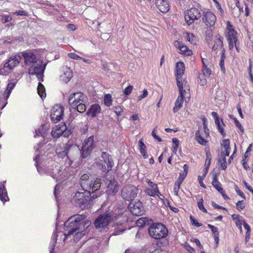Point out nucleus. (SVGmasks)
<instances>
[{
  "mask_svg": "<svg viewBox=\"0 0 253 253\" xmlns=\"http://www.w3.org/2000/svg\"><path fill=\"white\" fill-rule=\"evenodd\" d=\"M138 189L134 186L124 187L121 192L122 198L126 201H132L138 194Z\"/></svg>",
  "mask_w": 253,
  "mask_h": 253,
  "instance_id": "nucleus-9",
  "label": "nucleus"
},
{
  "mask_svg": "<svg viewBox=\"0 0 253 253\" xmlns=\"http://www.w3.org/2000/svg\"><path fill=\"white\" fill-rule=\"evenodd\" d=\"M206 76L202 75H200L198 77V83L201 85H205L207 84V80L205 78Z\"/></svg>",
  "mask_w": 253,
  "mask_h": 253,
  "instance_id": "nucleus-42",
  "label": "nucleus"
},
{
  "mask_svg": "<svg viewBox=\"0 0 253 253\" xmlns=\"http://www.w3.org/2000/svg\"><path fill=\"white\" fill-rule=\"evenodd\" d=\"M237 34L235 30L228 31L226 36L227 41L237 42Z\"/></svg>",
  "mask_w": 253,
  "mask_h": 253,
  "instance_id": "nucleus-31",
  "label": "nucleus"
},
{
  "mask_svg": "<svg viewBox=\"0 0 253 253\" xmlns=\"http://www.w3.org/2000/svg\"><path fill=\"white\" fill-rule=\"evenodd\" d=\"M150 236L155 239L165 238L168 233V230L165 225L161 223L152 224L148 229Z\"/></svg>",
  "mask_w": 253,
  "mask_h": 253,
  "instance_id": "nucleus-5",
  "label": "nucleus"
},
{
  "mask_svg": "<svg viewBox=\"0 0 253 253\" xmlns=\"http://www.w3.org/2000/svg\"><path fill=\"white\" fill-rule=\"evenodd\" d=\"M101 157L103 160L104 163V165H102V171L104 172H107L112 169L114 164L113 162L110 158L109 155L106 152H102Z\"/></svg>",
  "mask_w": 253,
  "mask_h": 253,
  "instance_id": "nucleus-16",
  "label": "nucleus"
},
{
  "mask_svg": "<svg viewBox=\"0 0 253 253\" xmlns=\"http://www.w3.org/2000/svg\"><path fill=\"white\" fill-rule=\"evenodd\" d=\"M22 56L24 57L25 63L27 65L33 64V62L38 60L36 55L32 52H23Z\"/></svg>",
  "mask_w": 253,
  "mask_h": 253,
  "instance_id": "nucleus-24",
  "label": "nucleus"
},
{
  "mask_svg": "<svg viewBox=\"0 0 253 253\" xmlns=\"http://www.w3.org/2000/svg\"><path fill=\"white\" fill-rule=\"evenodd\" d=\"M3 182H0V199L4 203L9 200L6 189Z\"/></svg>",
  "mask_w": 253,
  "mask_h": 253,
  "instance_id": "nucleus-27",
  "label": "nucleus"
},
{
  "mask_svg": "<svg viewBox=\"0 0 253 253\" xmlns=\"http://www.w3.org/2000/svg\"><path fill=\"white\" fill-rule=\"evenodd\" d=\"M179 92V94L177 98L175 103L174 106L173 108L174 113L177 112L182 106L183 103L184 93H186L185 89H183V86H178Z\"/></svg>",
  "mask_w": 253,
  "mask_h": 253,
  "instance_id": "nucleus-18",
  "label": "nucleus"
},
{
  "mask_svg": "<svg viewBox=\"0 0 253 253\" xmlns=\"http://www.w3.org/2000/svg\"><path fill=\"white\" fill-rule=\"evenodd\" d=\"M67 126L65 123L61 124L59 126H56L53 128L51 132V134L54 138H59L64 134V131L66 130Z\"/></svg>",
  "mask_w": 253,
  "mask_h": 253,
  "instance_id": "nucleus-20",
  "label": "nucleus"
},
{
  "mask_svg": "<svg viewBox=\"0 0 253 253\" xmlns=\"http://www.w3.org/2000/svg\"><path fill=\"white\" fill-rule=\"evenodd\" d=\"M91 225V221L86 218L85 214H75L71 216L64 222L66 237L73 235L75 241H79L83 236L88 233V228Z\"/></svg>",
  "mask_w": 253,
  "mask_h": 253,
  "instance_id": "nucleus-1",
  "label": "nucleus"
},
{
  "mask_svg": "<svg viewBox=\"0 0 253 253\" xmlns=\"http://www.w3.org/2000/svg\"><path fill=\"white\" fill-rule=\"evenodd\" d=\"M203 21L209 27L213 26L216 21L215 15L210 11H204L203 13Z\"/></svg>",
  "mask_w": 253,
  "mask_h": 253,
  "instance_id": "nucleus-15",
  "label": "nucleus"
},
{
  "mask_svg": "<svg viewBox=\"0 0 253 253\" xmlns=\"http://www.w3.org/2000/svg\"><path fill=\"white\" fill-rule=\"evenodd\" d=\"M111 221L114 223L113 226L115 225L117 226L114 235H119L126 230V217L123 214H117L112 211H108L100 214L95 219L94 224L97 229L104 231Z\"/></svg>",
  "mask_w": 253,
  "mask_h": 253,
  "instance_id": "nucleus-2",
  "label": "nucleus"
},
{
  "mask_svg": "<svg viewBox=\"0 0 253 253\" xmlns=\"http://www.w3.org/2000/svg\"><path fill=\"white\" fill-rule=\"evenodd\" d=\"M145 193L151 197H156V191L155 189H152L150 188H147L145 190Z\"/></svg>",
  "mask_w": 253,
  "mask_h": 253,
  "instance_id": "nucleus-43",
  "label": "nucleus"
},
{
  "mask_svg": "<svg viewBox=\"0 0 253 253\" xmlns=\"http://www.w3.org/2000/svg\"><path fill=\"white\" fill-rule=\"evenodd\" d=\"M101 111V109L100 105L97 104H94L90 106L86 114L87 116H90L92 118H93L99 114Z\"/></svg>",
  "mask_w": 253,
  "mask_h": 253,
  "instance_id": "nucleus-22",
  "label": "nucleus"
},
{
  "mask_svg": "<svg viewBox=\"0 0 253 253\" xmlns=\"http://www.w3.org/2000/svg\"><path fill=\"white\" fill-rule=\"evenodd\" d=\"M148 95V91L146 89L143 90V93L138 97V100H141L144 98L147 97Z\"/></svg>",
  "mask_w": 253,
  "mask_h": 253,
  "instance_id": "nucleus-63",
  "label": "nucleus"
},
{
  "mask_svg": "<svg viewBox=\"0 0 253 253\" xmlns=\"http://www.w3.org/2000/svg\"><path fill=\"white\" fill-rule=\"evenodd\" d=\"M43 126H42L38 130H36V133L34 135L35 137L40 136V134L42 137H44V132H43Z\"/></svg>",
  "mask_w": 253,
  "mask_h": 253,
  "instance_id": "nucleus-51",
  "label": "nucleus"
},
{
  "mask_svg": "<svg viewBox=\"0 0 253 253\" xmlns=\"http://www.w3.org/2000/svg\"><path fill=\"white\" fill-rule=\"evenodd\" d=\"M236 207L237 209L239 211L243 210L245 208V205L244 201H239L236 204Z\"/></svg>",
  "mask_w": 253,
  "mask_h": 253,
  "instance_id": "nucleus-45",
  "label": "nucleus"
},
{
  "mask_svg": "<svg viewBox=\"0 0 253 253\" xmlns=\"http://www.w3.org/2000/svg\"><path fill=\"white\" fill-rule=\"evenodd\" d=\"M221 146H223L225 153L224 155H226V156H228L230 154V141L228 139H225L223 140V143L221 144Z\"/></svg>",
  "mask_w": 253,
  "mask_h": 253,
  "instance_id": "nucleus-29",
  "label": "nucleus"
},
{
  "mask_svg": "<svg viewBox=\"0 0 253 253\" xmlns=\"http://www.w3.org/2000/svg\"><path fill=\"white\" fill-rule=\"evenodd\" d=\"M69 105L71 107H74L78 104L81 102L87 103V98L84 93L81 92H77L71 93L68 99Z\"/></svg>",
  "mask_w": 253,
  "mask_h": 253,
  "instance_id": "nucleus-8",
  "label": "nucleus"
},
{
  "mask_svg": "<svg viewBox=\"0 0 253 253\" xmlns=\"http://www.w3.org/2000/svg\"><path fill=\"white\" fill-rule=\"evenodd\" d=\"M10 73L5 64L3 65L2 68H0V75H6Z\"/></svg>",
  "mask_w": 253,
  "mask_h": 253,
  "instance_id": "nucleus-46",
  "label": "nucleus"
},
{
  "mask_svg": "<svg viewBox=\"0 0 253 253\" xmlns=\"http://www.w3.org/2000/svg\"><path fill=\"white\" fill-rule=\"evenodd\" d=\"M203 202L204 201L203 198L201 197L200 199H199V201L197 203V206L200 211H201L204 213H207V210L205 208L203 205Z\"/></svg>",
  "mask_w": 253,
  "mask_h": 253,
  "instance_id": "nucleus-38",
  "label": "nucleus"
},
{
  "mask_svg": "<svg viewBox=\"0 0 253 253\" xmlns=\"http://www.w3.org/2000/svg\"><path fill=\"white\" fill-rule=\"evenodd\" d=\"M139 150L141 154L143 153L147 152L146 147L142 139H140L138 141Z\"/></svg>",
  "mask_w": 253,
  "mask_h": 253,
  "instance_id": "nucleus-39",
  "label": "nucleus"
},
{
  "mask_svg": "<svg viewBox=\"0 0 253 253\" xmlns=\"http://www.w3.org/2000/svg\"><path fill=\"white\" fill-rule=\"evenodd\" d=\"M219 66L220 70L223 73H225L226 72V69L224 66V61H220L219 62Z\"/></svg>",
  "mask_w": 253,
  "mask_h": 253,
  "instance_id": "nucleus-61",
  "label": "nucleus"
},
{
  "mask_svg": "<svg viewBox=\"0 0 253 253\" xmlns=\"http://www.w3.org/2000/svg\"><path fill=\"white\" fill-rule=\"evenodd\" d=\"M156 129V128H155L152 131V133H151L152 135L153 136V137L154 138L157 139L159 142H161L162 141V139L160 137H159L158 135H157L155 133Z\"/></svg>",
  "mask_w": 253,
  "mask_h": 253,
  "instance_id": "nucleus-62",
  "label": "nucleus"
},
{
  "mask_svg": "<svg viewBox=\"0 0 253 253\" xmlns=\"http://www.w3.org/2000/svg\"><path fill=\"white\" fill-rule=\"evenodd\" d=\"M112 97L110 94H106L104 97V104L107 106L110 107L112 105Z\"/></svg>",
  "mask_w": 253,
  "mask_h": 253,
  "instance_id": "nucleus-36",
  "label": "nucleus"
},
{
  "mask_svg": "<svg viewBox=\"0 0 253 253\" xmlns=\"http://www.w3.org/2000/svg\"><path fill=\"white\" fill-rule=\"evenodd\" d=\"M95 143L94 141V136L91 135L85 140L82 147V156L86 158L95 147Z\"/></svg>",
  "mask_w": 253,
  "mask_h": 253,
  "instance_id": "nucleus-10",
  "label": "nucleus"
},
{
  "mask_svg": "<svg viewBox=\"0 0 253 253\" xmlns=\"http://www.w3.org/2000/svg\"><path fill=\"white\" fill-rule=\"evenodd\" d=\"M113 109L118 117L121 116V113L123 111V108L119 105L113 107Z\"/></svg>",
  "mask_w": 253,
  "mask_h": 253,
  "instance_id": "nucleus-41",
  "label": "nucleus"
},
{
  "mask_svg": "<svg viewBox=\"0 0 253 253\" xmlns=\"http://www.w3.org/2000/svg\"><path fill=\"white\" fill-rule=\"evenodd\" d=\"M226 156V155H224V152H222L221 153V158L218 160V163H220L221 169L222 170H225L227 168Z\"/></svg>",
  "mask_w": 253,
  "mask_h": 253,
  "instance_id": "nucleus-32",
  "label": "nucleus"
},
{
  "mask_svg": "<svg viewBox=\"0 0 253 253\" xmlns=\"http://www.w3.org/2000/svg\"><path fill=\"white\" fill-rule=\"evenodd\" d=\"M1 21L3 23H7L11 20L12 17L10 15L2 16Z\"/></svg>",
  "mask_w": 253,
  "mask_h": 253,
  "instance_id": "nucleus-58",
  "label": "nucleus"
},
{
  "mask_svg": "<svg viewBox=\"0 0 253 253\" xmlns=\"http://www.w3.org/2000/svg\"><path fill=\"white\" fill-rule=\"evenodd\" d=\"M62 73L60 79L65 83H67L73 77L72 70L67 66L62 67Z\"/></svg>",
  "mask_w": 253,
  "mask_h": 253,
  "instance_id": "nucleus-19",
  "label": "nucleus"
},
{
  "mask_svg": "<svg viewBox=\"0 0 253 253\" xmlns=\"http://www.w3.org/2000/svg\"><path fill=\"white\" fill-rule=\"evenodd\" d=\"M203 74L202 75H204L206 77H209L211 74V70L210 69L208 68L207 66H205L203 67Z\"/></svg>",
  "mask_w": 253,
  "mask_h": 253,
  "instance_id": "nucleus-44",
  "label": "nucleus"
},
{
  "mask_svg": "<svg viewBox=\"0 0 253 253\" xmlns=\"http://www.w3.org/2000/svg\"><path fill=\"white\" fill-rule=\"evenodd\" d=\"M175 45L176 46H178L180 51V53L185 54L187 56H190L192 54V51L189 49L188 48L186 45H184L182 42L176 41L175 42Z\"/></svg>",
  "mask_w": 253,
  "mask_h": 253,
  "instance_id": "nucleus-26",
  "label": "nucleus"
},
{
  "mask_svg": "<svg viewBox=\"0 0 253 253\" xmlns=\"http://www.w3.org/2000/svg\"><path fill=\"white\" fill-rule=\"evenodd\" d=\"M212 186L216 189L221 187L220 186L221 183L218 181L217 177L216 174H214L211 182Z\"/></svg>",
  "mask_w": 253,
  "mask_h": 253,
  "instance_id": "nucleus-37",
  "label": "nucleus"
},
{
  "mask_svg": "<svg viewBox=\"0 0 253 253\" xmlns=\"http://www.w3.org/2000/svg\"><path fill=\"white\" fill-rule=\"evenodd\" d=\"M246 221L243 218V217L241 216L240 217V218H238L237 220H236L234 222L236 224V225L237 226L238 225H241L242 224H244V222H245Z\"/></svg>",
  "mask_w": 253,
  "mask_h": 253,
  "instance_id": "nucleus-56",
  "label": "nucleus"
},
{
  "mask_svg": "<svg viewBox=\"0 0 253 253\" xmlns=\"http://www.w3.org/2000/svg\"><path fill=\"white\" fill-rule=\"evenodd\" d=\"M17 83V80L16 79H11L9 81L6 86V89L3 94V98L2 101L3 104L0 107L1 110L3 109L7 104V100L9 98L12 90L14 88Z\"/></svg>",
  "mask_w": 253,
  "mask_h": 253,
  "instance_id": "nucleus-13",
  "label": "nucleus"
},
{
  "mask_svg": "<svg viewBox=\"0 0 253 253\" xmlns=\"http://www.w3.org/2000/svg\"><path fill=\"white\" fill-rule=\"evenodd\" d=\"M155 4L162 13H166L169 10V4L166 0H155Z\"/></svg>",
  "mask_w": 253,
  "mask_h": 253,
  "instance_id": "nucleus-23",
  "label": "nucleus"
},
{
  "mask_svg": "<svg viewBox=\"0 0 253 253\" xmlns=\"http://www.w3.org/2000/svg\"><path fill=\"white\" fill-rule=\"evenodd\" d=\"M118 190V183L114 178L110 180L107 186V193L109 195H114Z\"/></svg>",
  "mask_w": 253,
  "mask_h": 253,
  "instance_id": "nucleus-21",
  "label": "nucleus"
},
{
  "mask_svg": "<svg viewBox=\"0 0 253 253\" xmlns=\"http://www.w3.org/2000/svg\"><path fill=\"white\" fill-rule=\"evenodd\" d=\"M196 140L199 144L203 145H205L207 142L206 140L204 139L203 137H202V136H199L198 137L196 138Z\"/></svg>",
  "mask_w": 253,
  "mask_h": 253,
  "instance_id": "nucleus-54",
  "label": "nucleus"
},
{
  "mask_svg": "<svg viewBox=\"0 0 253 253\" xmlns=\"http://www.w3.org/2000/svg\"><path fill=\"white\" fill-rule=\"evenodd\" d=\"M221 124H218L216 126L219 131L221 133L222 136H224L225 135V133L224 131V128L222 127Z\"/></svg>",
  "mask_w": 253,
  "mask_h": 253,
  "instance_id": "nucleus-64",
  "label": "nucleus"
},
{
  "mask_svg": "<svg viewBox=\"0 0 253 253\" xmlns=\"http://www.w3.org/2000/svg\"><path fill=\"white\" fill-rule=\"evenodd\" d=\"M92 195L91 193L87 191L77 192L72 198L71 203L82 209L88 208L92 204L93 200L95 199L92 197Z\"/></svg>",
  "mask_w": 253,
  "mask_h": 253,
  "instance_id": "nucleus-4",
  "label": "nucleus"
},
{
  "mask_svg": "<svg viewBox=\"0 0 253 253\" xmlns=\"http://www.w3.org/2000/svg\"><path fill=\"white\" fill-rule=\"evenodd\" d=\"M85 103H86L81 102L74 107H72V108L78 111L80 113H84L86 110Z\"/></svg>",
  "mask_w": 253,
  "mask_h": 253,
  "instance_id": "nucleus-34",
  "label": "nucleus"
},
{
  "mask_svg": "<svg viewBox=\"0 0 253 253\" xmlns=\"http://www.w3.org/2000/svg\"><path fill=\"white\" fill-rule=\"evenodd\" d=\"M208 226L210 229H211V230L213 236L219 234L218 231V229L217 227L214 226L213 225L210 224H208Z\"/></svg>",
  "mask_w": 253,
  "mask_h": 253,
  "instance_id": "nucleus-49",
  "label": "nucleus"
},
{
  "mask_svg": "<svg viewBox=\"0 0 253 253\" xmlns=\"http://www.w3.org/2000/svg\"><path fill=\"white\" fill-rule=\"evenodd\" d=\"M130 211L134 215L140 216L144 212L142 203L140 201L131 202L128 205Z\"/></svg>",
  "mask_w": 253,
  "mask_h": 253,
  "instance_id": "nucleus-12",
  "label": "nucleus"
},
{
  "mask_svg": "<svg viewBox=\"0 0 253 253\" xmlns=\"http://www.w3.org/2000/svg\"><path fill=\"white\" fill-rule=\"evenodd\" d=\"M72 145L69 143H67L63 148V150L57 152L56 154L58 158H64L67 157L69 158L68 154L70 153V151L72 149Z\"/></svg>",
  "mask_w": 253,
  "mask_h": 253,
  "instance_id": "nucleus-25",
  "label": "nucleus"
},
{
  "mask_svg": "<svg viewBox=\"0 0 253 253\" xmlns=\"http://www.w3.org/2000/svg\"><path fill=\"white\" fill-rule=\"evenodd\" d=\"M187 40L191 43H195L196 42V37L192 33L188 34L187 36Z\"/></svg>",
  "mask_w": 253,
  "mask_h": 253,
  "instance_id": "nucleus-48",
  "label": "nucleus"
},
{
  "mask_svg": "<svg viewBox=\"0 0 253 253\" xmlns=\"http://www.w3.org/2000/svg\"><path fill=\"white\" fill-rule=\"evenodd\" d=\"M68 56L69 57H70L71 58H72L73 59H76V60H79V59H82V57H81L80 56H79L78 55H77V54L75 53H70L68 54Z\"/></svg>",
  "mask_w": 253,
  "mask_h": 253,
  "instance_id": "nucleus-57",
  "label": "nucleus"
},
{
  "mask_svg": "<svg viewBox=\"0 0 253 253\" xmlns=\"http://www.w3.org/2000/svg\"><path fill=\"white\" fill-rule=\"evenodd\" d=\"M37 90L38 94H39V95L42 99L45 98V89L44 86L42 83H39L38 86L37 87Z\"/></svg>",
  "mask_w": 253,
  "mask_h": 253,
  "instance_id": "nucleus-30",
  "label": "nucleus"
},
{
  "mask_svg": "<svg viewBox=\"0 0 253 253\" xmlns=\"http://www.w3.org/2000/svg\"><path fill=\"white\" fill-rule=\"evenodd\" d=\"M64 115L63 107L60 105H56L52 108L50 118L54 123H57L62 120Z\"/></svg>",
  "mask_w": 253,
  "mask_h": 253,
  "instance_id": "nucleus-11",
  "label": "nucleus"
},
{
  "mask_svg": "<svg viewBox=\"0 0 253 253\" xmlns=\"http://www.w3.org/2000/svg\"><path fill=\"white\" fill-rule=\"evenodd\" d=\"M201 17V13L198 9L192 8L185 14V19L186 23L189 25L195 20L199 19Z\"/></svg>",
  "mask_w": 253,
  "mask_h": 253,
  "instance_id": "nucleus-14",
  "label": "nucleus"
},
{
  "mask_svg": "<svg viewBox=\"0 0 253 253\" xmlns=\"http://www.w3.org/2000/svg\"><path fill=\"white\" fill-rule=\"evenodd\" d=\"M190 218L192 225H194L195 226L200 227L202 225V224L199 223L196 219L194 218L193 216L190 215Z\"/></svg>",
  "mask_w": 253,
  "mask_h": 253,
  "instance_id": "nucleus-50",
  "label": "nucleus"
},
{
  "mask_svg": "<svg viewBox=\"0 0 253 253\" xmlns=\"http://www.w3.org/2000/svg\"><path fill=\"white\" fill-rule=\"evenodd\" d=\"M58 235H57V233L55 232L52 235V236L51 237V243L50 245V253H53L54 249L55 246V244L57 242Z\"/></svg>",
  "mask_w": 253,
  "mask_h": 253,
  "instance_id": "nucleus-33",
  "label": "nucleus"
},
{
  "mask_svg": "<svg viewBox=\"0 0 253 253\" xmlns=\"http://www.w3.org/2000/svg\"><path fill=\"white\" fill-rule=\"evenodd\" d=\"M88 174L82 175L80 178V185L83 191L91 193L92 197L96 198L103 193L100 189L101 180L99 178L93 179Z\"/></svg>",
  "mask_w": 253,
  "mask_h": 253,
  "instance_id": "nucleus-3",
  "label": "nucleus"
},
{
  "mask_svg": "<svg viewBox=\"0 0 253 253\" xmlns=\"http://www.w3.org/2000/svg\"><path fill=\"white\" fill-rule=\"evenodd\" d=\"M46 64H42V61L38 60L33 62L29 69L28 72L30 75H36L39 81H43V73L45 69Z\"/></svg>",
  "mask_w": 253,
  "mask_h": 253,
  "instance_id": "nucleus-6",
  "label": "nucleus"
},
{
  "mask_svg": "<svg viewBox=\"0 0 253 253\" xmlns=\"http://www.w3.org/2000/svg\"><path fill=\"white\" fill-rule=\"evenodd\" d=\"M21 60V57L19 55H12L9 57L4 64L8 70L11 72L13 69L19 64Z\"/></svg>",
  "mask_w": 253,
  "mask_h": 253,
  "instance_id": "nucleus-17",
  "label": "nucleus"
},
{
  "mask_svg": "<svg viewBox=\"0 0 253 253\" xmlns=\"http://www.w3.org/2000/svg\"><path fill=\"white\" fill-rule=\"evenodd\" d=\"M235 126L241 130V131L243 133L244 132V127L242 126L240 122L238 121V120H235Z\"/></svg>",
  "mask_w": 253,
  "mask_h": 253,
  "instance_id": "nucleus-59",
  "label": "nucleus"
},
{
  "mask_svg": "<svg viewBox=\"0 0 253 253\" xmlns=\"http://www.w3.org/2000/svg\"><path fill=\"white\" fill-rule=\"evenodd\" d=\"M146 182L147 183L148 185L151 187V189H155V191H157L158 190H159L157 184L153 183L150 180L148 179H146Z\"/></svg>",
  "mask_w": 253,
  "mask_h": 253,
  "instance_id": "nucleus-47",
  "label": "nucleus"
},
{
  "mask_svg": "<svg viewBox=\"0 0 253 253\" xmlns=\"http://www.w3.org/2000/svg\"><path fill=\"white\" fill-rule=\"evenodd\" d=\"M185 71V65L182 61H179L176 65V80L177 86L186 87L187 82L185 78L183 77Z\"/></svg>",
  "mask_w": 253,
  "mask_h": 253,
  "instance_id": "nucleus-7",
  "label": "nucleus"
},
{
  "mask_svg": "<svg viewBox=\"0 0 253 253\" xmlns=\"http://www.w3.org/2000/svg\"><path fill=\"white\" fill-rule=\"evenodd\" d=\"M146 218H141L137 221V224L139 226H144L146 224Z\"/></svg>",
  "mask_w": 253,
  "mask_h": 253,
  "instance_id": "nucleus-55",
  "label": "nucleus"
},
{
  "mask_svg": "<svg viewBox=\"0 0 253 253\" xmlns=\"http://www.w3.org/2000/svg\"><path fill=\"white\" fill-rule=\"evenodd\" d=\"M15 14L20 16H27L28 13L26 11L18 10L14 13Z\"/></svg>",
  "mask_w": 253,
  "mask_h": 253,
  "instance_id": "nucleus-60",
  "label": "nucleus"
},
{
  "mask_svg": "<svg viewBox=\"0 0 253 253\" xmlns=\"http://www.w3.org/2000/svg\"><path fill=\"white\" fill-rule=\"evenodd\" d=\"M216 41L214 42V44L212 47V49L214 51H216L219 47H222L223 44L222 41V37L220 35H218L216 37Z\"/></svg>",
  "mask_w": 253,
  "mask_h": 253,
  "instance_id": "nucleus-28",
  "label": "nucleus"
},
{
  "mask_svg": "<svg viewBox=\"0 0 253 253\" xmlns=\"http://www.w3.org/2000/svg\"><path fill=\"white\" fill-rule=\"evenodd\" d=\"M207 173V172H206L205 174H203V175L202 176H198V181H199V184H200V186L203 188H206V186L203 182V180L204 179Z\"/></svg>",
  "mask_w": 253,
  "mask_h": 253,
  "instance_id": "nucleus-52",
  "label": "nucleus"
},
{
  "mask_svg": "<svg viewBox=\"0 0 253 253\" xmlns=\"http://www.w3.org/2000/svg\"><path fill=\"white\" fill-rule=\"evenodd\" d=\"M133 86L132 85H128L127 86L124 90V93L126 95H129L132 92V90L133 89Z\"/></svg>",
  "mask_w": 253,
  "mask_h": 253,
  "instance_id": "nucleus-53",
  "label": "nucleus"
},
{
  "mask_svg": "<svg viewBox=\"0 0 253 253\" xmlns=\"http://www.w3.org/2000/svg\"><path fill=\"white\" fill-rule=\"evenodd\" d=\"M211 154L210 151L207 152L206 153V160L205 161V167H206V169H207V172H208V169L211 164Z\"/></svg>",
  "mask_w": 253,
  "mask_h": 253,
  "instance_id": "nucleus-35",
  "label": "nucleus"
},
{
  "mask_svg": "<svg viewBox=\"0 0 253 253\" xmlns=\"http://www.w3.org/2000/svg\"><path fill=\"white\" fill-rule=\"evenodd\" d=\"M172 141L173 143V146L172 147V151L174 153L176 154L177 151L179 141L176 138H173Z\"/></svg>",
  "mask_w": 253,
  "mask_h": 253,
  "instance_id": "nucleus-40",
  "label": "nucleus"
}]
</instances>
